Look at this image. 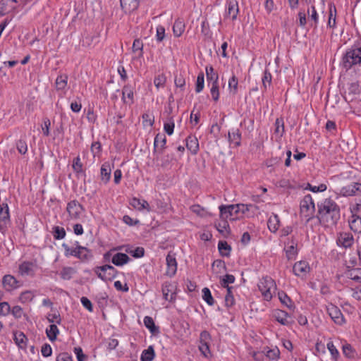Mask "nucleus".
I'll list each match as a JSON object with an SVG mask.
<instances>
[{"label":"nucleus","instance_id":"nucleus-14","mask_svg":"<svg viewBox=\"0 0 361 361\" xmlns=\"http://www.w3.org/2000/svg\"><path fill=\"white\" fill-rule=\"evenodd\" d=\"M166 137L164 134L158 133L154 140V153L161 154L166 148Z\"/></svg>","mask_w":361,"mask_h":361},{"label":"nucleus","instance_id":"nucleus-57","mask_svg":"<svg viewBox=\"0 0 361 361\" xmlns=\"http://www.w3.org/2000/svg\"><path fill=\"white\" fill-rule=\"evenodd\" d=\"M11 312V307L7 302H0V316H6Z\"/></svg>","mask_w":361,"mask_h":361},{"label":"nucleus","instance_id":"nucleus-44","mask_svg":"<svg viewBox=\"0 0 361 361\" xmlns=\"http://www.w3.org/2000/svg\"><path fill=\"white\" fill-rule=\"evenodd\" d=\"M52 234L56 240H61L65 238L66 231L63 227L58 226L53 227Z\"/></svg>","mask_w":361,"mask_h":361},{"label":"nucleus","instance_id":"nucleus-4","mask_svg":"<svg viewBox=\"0 0 361 361\" xmlns=\"http://www.w3.org/2000/svg\"><path fill=\"white\" fill-rule=\"evenodd\" d=\"M258 288L264 300L269 301L276 290V285L274 280L270 276H266L260 279Z\"/></svg>","mask_w":361,"mask_h":361},{"label":"nucleus","instance_id":"nucleus-1","mask_svg":"<svg viewBox=\"0 0 361 361\" xmlns=\"http://www.w3.org/2000/svg\"><path fill=\"white\" fill-rule=\"evenodd\" d=\"M317 218L320 224L325 227L337 224L341 217L340 207L331 198H326L317 204Z\"/></svg>","mask_w":361,"mask_h":361},{"label":"nucleus","instance_id":"nucleus-58","mask_svg":"<svg viewBox=\"0 0 361 361\" xmlns=\"http://www.w3.org/2000/svg\"><path fill=\"white\" fill-rule=\"evenodd\" d=\"M16 147L19 153L25 154L27 151V145L25 141L20 140L16 142Z\"/></svg>","mask_w":361,"mask_h":361},{"label":"nucleus","instance_id":"nucleus-59","mask_svg":"<svg viewBox=\"0 0 361 361\" xmlns=\"http://www.w3.org/2000/svg\"><path fill=\"white\" fill-rule=\"evenodd\" d=\"M235 281V276L231 274H226L224 276V277L222 279L221 281V286L223 287H228L229 286V283H233Z\"/></svg>","mask_w":361,"mask_h":361},{"label":"nucleus","instance_id":"nucleus-32","mask_svg":"<svg viewBox=\"0 0 361 361\" xmlns=\"http://www.w3.org/2000/svg\"><path fill=\"white\" fill-rule=\"evenodd\" d=\"M228 141L235 147H238L240 145L241 133L239 129L233 130V131L228 132Z\"/></svg>","mask_w":361,"mask_h":361},{"label":"nucleus","instance_id":"nucleus-39","mask_svg":"<svg viewBox=\"0 0 361 361\" xmlns=\"http://www.w3.org/2000/svg\"><path fill=\"white\" fill-rule=\"evenodd\" d=\"M75 273L76 270L73 267H66L61 271L60 276L63 280H70Z\"/></svg>","mask_w":361,"mask_h":361},{"label":"nucleus","instance_id":"nucleus-61","mask_svg":"<svg viewBox=\"0 0 361 361\" xmlns=\"http://www.w3.org/2000/svg\"><path fill=\"white\" fill-rule=\"evenodd\" d=\"M164 37H165V28L161 25H159L157 27V34H156L157 41L160 42L164 39Z\"/></svg>","mask_w":361,"mask_h":361},{"label":"nucleus","instance_id":"nucleus-48","mask_svg":"<svg viewBox=\"0 0 361 361\" xmlns=\"http://www.w3.org/2000/svg\"><path fill=\"white\" fill-rule=\"evenodd\" d=\"M204 85V75L203 73H200L197 78L196 86H195V92L197 93L202 91Z\"/></svg>","mask_w":361,"mask_h":361},{"label":"nucleus","instance_id":"nucleus-28","mask_svg":"<svg viewBox=\"0 0 361 361\" xmlns=\"http://www.w3.org/2000/svg\"><path fill=\"white\" fill-rule=\"evenodd\" d=\"M35 265L30 262H23L19 266V273L22 276H29L34 274Z\"/></svg>","mask_w":361,"mask_h":361},{"label":"nucleus","instance_id":"nucleus-27","mask_svg":"<svg viewBox=\"0 0 361 361\" xmlns=\"http://www.w3.org/2000/svg\"><path fill=\"white\" fill-rule=\"evenodd\" d=\"M162 293L164 298L168 301H173L175 299V293L173 292V286L168 282L162 285Z\"/></svg>","mask_w":361,"mask_h":361},{"label":"nucleus","instance_id":"nucleus-43","mask_svg":"<svg viewBox=\"0 0 361 361\" xmlns=\"http://www.w3.org/2000/svg\"><path fill=\"white\" fill-rule=\"evenodd\" d=\"M238 80L237 77L234 75L228 80V89L230 93L233 95H235L238 92Z\"/></svg>","mask_w":361,"mask_h":361},{"label":"nucleus","instance_id":"nucleus-10","mask_svg":"<svg viewBox=\"0 0 361 361\" xmlns=\"http://www.w3.org/2000/svg\"><path fill=\"white\" fill-rule=\"evenodd\" d=\"M326 311L330 317L336 324L341 325L344 323L345 321L343 316L340 309L337 306L331 303L329 304L326 306Z\"/></svg>","mask_w":361,"mask_h":361},{"label":"nucleus","instance_id":"nucleus-22","mask_svg":"<svg viewBox=\"0 0 361 361\" xmlns=\"http://www.w3.org/2000/svg\"><path fill=\"white\" fill-rule=\"evenodd\" d=\"M120 3L124 12L130 13L138 8L140 0H120Z\"/></svg>","mask_w":361,"mask_h":361},{"label":"nucleus","instance_id":"nucleus-50","mask_svg":"<svg viewBox=\"0 0 361 361\" xmlns=\"http://www.w3.org/2000/svg\"><path fill=\"white\" fill-rule=\"evenodd\" d=\"M14 340L18 345L23 348L25 345L26 337L22 332L16 333L14 334Z\"/></svg>","mask_w":361,"mask_h":361},{"label":"nucleus","instance_id":"nucleus-13","mask_svg":"<svg viewBox=\"0 0 361 361\" xmlns=\"http://www.w3.org/2000/svg\"><path fill=\"white\" fill-rule=\"evenodd\" d=\"M167 269L166 274L170 277L173 276L177 271V262L174 253L169 252L166 257Z\"/></svg>","mask_w":361,"mask_h":361},{"label":"nucleus","instance_id":"nucleus-21","mask_svg":"<svg viewBox=\"0 0 361 361\" xmlns=\"http://www.w3.org/2000/svg\"><path fill=\"white\" fill-rule=\"evenodd\" d=\"M9 221V212L7 204H0V231H3Z\"/></svg>","mask_w":361,"mask_h":361},{"label":"nucleus","instance_id":"nucleus-47","mask_svg":"<svg viewBox=\"0 0 361 361\" xmlns=\"http://www.w3.org/2000/svg\"><path fill=\"white\" fill-rule=\"evenodd\" d=\"M202 298L209 305H213L214 304V300L212 295L211 291L208 288H204L202 289Z\"/></svg>","mask_w":361,"mask_h":361},{"label":"nucleus","instance_id":"nucleus-6","mask_svg":"<svg viewBox=\"0 0 361 361\" xmlns=\"http://www.w3.org/2000/svg\"><path fill=\"white\" fill-rule=\"evenodd\" d=\"M300 214L307 217V220L309 221L315 211V206L312 196L310 195H305L300 201Z\"/></svg>","mask_w":361,"mask_h":361},{"label":"nucleus","instance_id":"nucleus-20","mask_svg":"<svg viewBox=\"0 0 361 361\" xmlns=\"http://www.w3.org/2000/svg\"><path fill=\"white\" fill-rule=\"evenodd\" d=\"M273 317L279 323H280L282 325L288 326V325L290 324L292 322L290 320V317L289 314L283 310H275L274 312L273 313Z\"/></svg>","mask_w":361,"mask_h":361},{"label":"nucleus","instance_id":"nucleus-31","mask_svg":"<svg viewBox=\"0 0 361 361\" xmlns=\"http://www.w3.org/2000/svg\"><path fill=\"white\" fill-rule=\"evenodd\" d=\"M68 76L67 74H60L55 81L56 90H64L67 87Z\"/></svg>","mask_w":361,"mask_h":361},{"label":"nucleus","instance_id":"nucleus-19","mask_svg":"<svg viewBox=\"0 0 361 361\" xmlns=\"http://www.w3.org/2000/svg\"><path fill=\"white\" fill-rule=\"evenodd\" d=\"M353 236L350 233L343 232L339 234L338 244L343 247L348 248L353 244Z\"/></svg>","mask_w":361,"mask_h":361},{"label":"nucleus","instance_id":"nucleus-36","mask_svg":"<svg viewBox=\"0 0 361 361\" xmlns=\"http://www.w3.org/2000/svg\"><path fill=\"white\" fill-rule=\"evenodd\" d=\"M46 334L49 339L53 342L56 341L59 330L56 324H52L46 329Z\"/></svg>","mask_w":361,"mask_h":361},{"label":"nucleus","instance_id":"nucleus-3","mask_svg":"<svg viewBox=\"0 0 361 361\" xmlns=\"http://www.w3.org/2000/svg\"><path fill=\"white\" fill-rule=\"evenodd\" d=\"M75 247L72 248L66 243L62 245L66 257L73 256L80 260H86L91 257L90 251L87 247L81 246L78 241H75Z\"/></svg>","mask_w":361,"mask_h":361},{"label":"nucleus","instance_id":"nucleus-12","mask_svg":"<svg viewBox=\"0 0 361 361\" xmlns=\"http://www.w3.org/2000/svg\"><path fill=\"white\" fill-rule=\"evenodd\" d=\"M339 194L345 197L361 194V183H353L345 185L341 189Z\"/></svg>","mask_w":361,"mask_h":361},{"label":"nucleus","instance_id":"nucleus-53","mask_svg":"<svg viewBox=\"0 0 361 361\" xmlns=\"http://www.w3.org/2000/svg\"><path fill=\"white\" fill-rule=\"evenodd\" d=\"M210 92L212 97V99L217 102L219 99V82L215 83H212V87L210 88Z\"/></svg>","mask_w":361,"mask_h":361},{"label":"nucleus","instance_id":"nucleus-11","mask_svg":"<svg viewBox=\"0 0 361 361\" xmlns=\"http://www.w3.org/2000/svg\"><path fill=\"white\" fill-rule=\"evenodd\" d=\"M293 271L297 276L305 278L310 271V267L306 261H299L295 263Z\"/></svg>","mask_w":361,"mask_h":361},{"label":"nucleus","instance_id":"nucleus-49","mask_svg":"<svg viewBox=\"0 0 361 361\" xmlns=\"http://www.w3.org/2000/svg\"><path fill=\"white\" fill-rule=\"evenodd\" d=\"M132 49L133 52H136L137 51H139V56L142 57L143 55V43L141 39H135L133 42Z\"/></svg>","mask_w":361,"mask_h":361},{"label":"nucleus","instance_id":"nucleus-16","mask_svg":"<svg viewBox=\"0 0 361 361\" xmlns=\"http://www.w3.org/2000/svg\"><path fill=\"white\" fill-rule=\"evenodd\" d=\"M360 92V87L358 82H353L348 85L347 89L345 91V100H353L355 96L359 94Z\"/></svg>","mask_w":361,"mask_h":361},{"label":"nucleus","instance_id":"nucleus-33","mask_svg":"<svg viewBox=\"0 0 361 361\" xmlns=\"http://www.w3.org/2000/svg\"><path fill=\"white\" fill-rule=\"evenodd\" d=\"M185 30V23L183 20L178 18L174 22L173 32L176 37H180Z\"/></svg>","mask_w":361,"mask_h":361},{"label":"nucleus","instance_id":"nucleus-18","mask_svg":"<svg viewBox=\"0 0 361 361\" xmlns=\"http://www.w3.org/2000/svg\"><path fill=\"white\" fill-rule=\"evenodd\" d=\"M18 281L16 279L11 275H5L2 279V283L4 288L7 291H11L19 286Z\"/></svg>","mask_w":361,"mask_h":361},{"label":"nucleus","instance_id":"nucleus-23","mask_svg":"<svg viewBox=\"0 0 361 361\" xmlns=\"http://www.w3.org/2000/svg\"><path fill=\"white\" fill-rule=\"evenodd\" d=\"M130 204L138 211H142L143 209H146L147 212L151 211L149 203L145 200L133 197L130 200Z\"/></svg>","mask_w":361,"mask_h":361},{"label":"nucleus","instance_id":"nucleus-5","mask_svg":"<svg viewBox=\"0 0 361 361\" xmlns=\"http://www.w3.org/2000/svg\"><path fill=\"white\" fill-rule=\"evenodd\" d=\"M94 271L99 279L104 281L113 280L118 272L113 266L109 264L96 267Z\"/></svg>","mask_w":361,"mask_h":361},{"label":"nucleus","instance_id":"nucleus-42","mask_svg":"<svg viewBox=\"0 0 361 361\" xmlns=\"http://www.w3.org/2000/svg\"><path fill=\"white\" fill-rule=\"evenodd\" d=\"M336 8L334 4H329V16L328 25L330 27H334L336 25Z\"/></svg>","mask_w":361,"mask_h":361},{"label":"nucleus","instance_id":"nucleus-51","mask_svg":"<svg viewBox=\"0 0 361 361\" xmlns=\"http://www.w3.org/2000/svg\"><path fill=\"white\" fill-rule=\"evenodd\" d=\"M327 348L329 350L332 358L335 361H337L339 357V353L332 341H329L327 343Z\"/></svg>","mask_w":361,"mask_h":361},{"label":"nucleus","instance_id":"nucleus-63","mask_svg":"<svg viewBox=\"0 0 361 361\" xmlns=\"http://www.w3.org/2000/svg\"><path fill=\"white\" fill-rule=\"evenodd\" d=\"M41 353L44 357H47L51 356L52 354V348L51 345L48 343L44 344L42 347Z\"/></svg>","mask_w":361,"mask_h":361},{"label":"nucleus","instance_id":"nucleus-40","mask_svg":"<svg viewBox=\"0 0 361 361\" xmlns=\"http://www.w3.org/2000/svg\"><path fill=\"white\" fill-rule=\"evenodd\" d=\"M155 356L154 348L152 345L142 351L141 355V361H152Z\"/></svg>","mask_w":361,"mask_h":361},{"label":"nucleus","instance_id":"nucleus-52","mask_svg":"<svg viewBox=\"0 0 361 361\" xmlns=\"http://www.w3.org/2000/svg\"><path fill=\"white\" fill-rule=\"evenodd\" d=\"M279 298L281 303L287 306L288 307H291L292 302L290 298L286 295L283 291L279 292Z\"/></svg>","mask_w":361,"mask_h":361},{"label":"nucleus","instance_id":"nucleus-9","mask_svg":"<svg viewBox=\"0 0 361 361\" xmlns=\"http://www.w3.org/2000/svg\"><path fill=\"white\" fill-rule=\"evenodd\" d=\"M66 211L72 219L80 218L84 208L77 200H72L67 204Z\"/></svg>","mask_w":361,"mask_h":361},{"label":"nucleus","instance_id":"nucleus-64","mask_svg":"<svg viewBox=\"0 0 361 361\" xmlns=\"http://www.w3.org/2000/svg\"><path fill=\"white\" fill-rule=\"evenodd\" d=\"M56 361H73L72 356L68 353H61L56 357Z\"/></svg>","mask_w":361,"mask_h":361},{"label":"nucleus","instance_id":"nucleus-34","mask_svg":"<svg viewBox=\"0 0 361 361\" xmlns=\"http://www.w3.org/2000/svg\"><path fill=\"white\" fill-rule=\"evenodd\" d=\"M206 76H207V80L208 81L209 85L210 83L218 82L219 75L214 71V69L212 66L206 67Z\"/></svg>","mask_w":361,"mask_h":361},{"label":"nucleus","instance_id":"nucleus-55","mask_svg":"<svg viewBox=\"0 0 361 361\" xmlns=\"http://www.w3.org/2000/svg\"><path fill=\"white\" fill-rule=\"evenodd\" d=\"M166 81V78L164 74L159 75L155 77L154 84L157 89L164 87Z\"/></svg>","mask_w":361,"mask_h":361},{"label":"nucleus","instance_id":"nucleus-62","mask_svg":"<svg viewBox=\"0 0 361 361\" xmlns=\"http://www.w3.org/2000/svg\"><path fill=\"white\" fill-rule=\"evenodd\" d=\"M47 318L50 323H56L59 324L61 322V316L59 313L49 314Z\"/></svg>","mask_w":361,"mask_h":361},{"label":"nucleus","instance_id":"nucleus-25","mask_svg":"<svg viewBox=\"0 0 361 361\" xmlns=\"http://www.w3.org/2000/svg\"><path fill=\"white\" fill-rule=\"evenodd\" d=\"M111 168L110 164L108 162L104 163L101 166L100 176L101 180L104 184H106L109 181L111 178Z\"/></svg>","mask_w":361,"mask_h":361},{"label":"nucleus","instance_id":"nucleus-45","mask_svg":"<svg viewBox=\"0 0 361 361\" xmlns=\"http://www.w3.org/2000/svg\"><path fill=\"white\" fill-rule=\"evenodd\" d=\"M34 297H35V294L32 291L26 290V291L21 293V294L19 297V300L22 303H27V302H31L32 300V299L34 298Z\"/></svg>","mask_w":361,"mask_h":361},{"label":"nucleus","instance_id":"nucleus-54","mask_svg":"<svg viewBox=\"0 0 361 361\" xmlns=\"http://www.w3.org/2000/svg\"><path fill=\"white\" fill-rule=\"evenodd\" d=\"M73 169L76 173H82V164L80 161V157H75L73 161Z\"/></svg>","mask_w":361,"mask_h":361},{"label":"nucleus","instance_id":"nucleus-41","mask_svg":"<svg viewBox=\"0 0 361 361\" xmlns=\"http://www.w3.org/2000/svg\"><path fill=\"white\" fill-rule=\"evenodd\" d=\"M275 130L274 133L281 137L284 133V122L282 118H277L275 121Z\"/></svg>","mask_w":361,"mask_h":361},{"label":"nucleus","instance_id":"nucleus-17","mask_svg":"<svg viewBox=\"0 0 361 361\" xmlns=\"http://www.w3.org/2000/svg\"><path fill=\"white\" fill-rule=\"evenodd\" d=\"M122 100L124 104L131 105L134 102L133 88L130 85H124L122 89Z\"/></svg>","mask_w":361,"mask_h":361},{"label":"nucleus","instance_id":"nucleus-7","mask_svg":"<svg viewBox=\"0 0 361 361\" xmlns=\"http://www.w3.org/2000/svg\"><path fill=\"white\" fill-rule=\"evenodd\" d=\"M220 216L224 220L234 221L239 217V207L237 204L221 205L219 207Z\"/></svg>","mask_w":361,"mask_h":361},{"label":"nucleus","instance_id":"nucleus-29","mask_svg":"<svg viewBox=\"0 0 361 361\" xmlns=\"http://www.w3.org/2000/svg\"><path fill=\"white\" fill-rule=\"evenodd\" d=\"M186 147L192 154H196L199 150V142L195 136H188L186 139Z\"/></svg>","mask_w":361,"mask_h":361},{"label":"nucleus","instance_id":"nucleus-2","mask_svg":"<svg viewBox=\"0 0 361 361\" xmlns=\"http://www.w3.org/2000/svg\"><path fill=\"white\" fill-rule=\"evenodd\" d=\"M343 66L348 69L353 66L361 63V47L352 46L348 49L343 57Z\"/></svg>","mask_w":361,"mask_h":361},{"label":"nucleus","instance_id":"nucleus-8","mask_svg":"<svg viewBox=\"0 0 361 361\" xmlns=\"http://www.w3.org/2000/svg\"><path fill=\"white\" fill-rule=\"evenodd\" d=\"M211 340L210 334L206 331H203L200 334V345L199 350L201 353L205 357H207L209 355H210L209 350V341Z\"/></svg>","mask_w":361,"mask_h":361},{"label":"nucleus","instance_id":"nucleus-56","mask_svg":"<svg viewBox=\"0 0 361 361\" xmlns=\"http://www.w3.org/2000/svg\"><path fill=\"white\" fill-rule=\"evenodd\" d=\"M343 353L348 358L355 357V350L350 344H345L343 346Z\"/></svg>","mask_w":361,"mask_h":361},{"label":"nucleus","instance_id":"nucleus-30","mask_svg":"<svg viewBox=\"0 0 361 361\" xmlns=\"http://www.w3.org/2000/svg\"><path fill=\"white\" fill-rule=\"evenodd\" d=\"M130 260V257L125 253L118 252L115 254L112 259V263L116 266H123L127 264Z\"/></svg>","mask_w":361,"mask_h":361},{"label":"nucleus","instance_id":"nucleus-24","mask_svg":"<svg viewBox=\"0 0 361 361\" xmlns=\"http://www.w3.org/2000/svg\"><path fill=\"white\" fill-rule=\"evenodd\" d=\"M238 11V1L236 0H228L226 15L234 20L237 18Z\"/></svg>","mask_w":361,"mask_h":361},{"label":"nucleus","instance_id":"nucleus-37","mask_svg":"<svg viewBox=\"0 0 361 361\" xmlns=\"http://www.w3.org/2000/svg\"><path fill=\"white\" fill-rule=\"evenodd\" d=\"M218 249L221 256L228 257L230 255L231 247L226 241H219L218 243Z\"/></svg>","mask_w":361,"mask_h":361},{"label":"nucleus","instance_id":"nucleus-15","mask_svg":"<svg viewBox=\"0 0 361 361\" xmlns=\"http://www.w3.org/2000/svg\"><path fill=\"white\" fill-rule=\"evenodd\" d=\"M17 0L0 1V17L5 16L16 9Z\"/></svg>","mask_w":361,"mask_h":361},{"label":"nucleus","instance_id":"nucleus-38","mask_svg":"<svg viewBox=\"0 0 361 361\" xmlns=\"http://www.w3.org/2000/svg\"><path fill=\"white\" fill-rule=\"evenodd\" d=\"M144 324L153 334L159 332V328L156 326L153 319L151 317L146 316L144 318Z\"/></svg>","mask_w":361,"mask_h":361},{"label":"nucleus","instance_id":"nucleus-26","mask_svg":"<svg viewBox=\"0 0 361 361\" xmlns=\"http://www.w3.org/2000/svg\"><path fill=\"white\" fill-rule=\"evenodd\" d=\"M349 226L355 233H361V217L356 214H352L349 219Z\"/></svg>","mask_w":361,"mask_h":361},{"label":"nucleus","instance_id":"nucleus-35","mask_svg":"<svg viewBox=\"0 0 361 361\" xmlns=\"http://www.w3.org/2000/svg\"><path fill=\"white\" fill-rule=\"evenodd\" d=\"M268 228L271 232H276L279 227V217L277 214L271 216L267 222Z\"/></svg>","mask_w":361,"mask_h":361},{"label":"nucleus","instance_id":"nucleus-60","mask_svg":"<svg viewBox=\"0 0 361 361\" xmlns=\"http://www.w3.org/2000/svg\"><path fill=\"white\" fill-rule=\"evenodd\" d=\"M143 123L145 125L152 126L154 123V117L147 113L142 115Z\"/></svg>","mask_w":361,"mask_h":361},{"label":"nucleus","instance_id":"nucleus-46","mask_svg":"<svg viewBox=\"0 0 361 361\" xmlns=\"http://www.w3.org/2000/svg\"><path fill=\"white\" fill-rule=\"evenodd\" d=\"M272 76L271 73L265 69L264 71V75L262 78V85L264 90H267L268 87H270L271 85Z\"/></svg>","mask_w":361,"mask_h":361}]
</instances>
